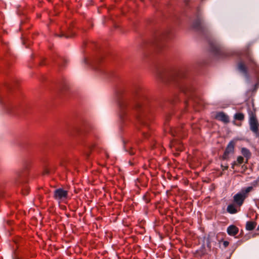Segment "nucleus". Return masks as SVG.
<instances>
[{"mask_svg": "<svg viewBox=\"0 0 259 259\" xmlns=\"http://www.w3.org/2000/svg\"><path fill=\"white\" fill-rule=\"evenodd\" d=\"M201 25V20L199 19L197 20L193 24V27L195 29H199L200 28Z\"/></svg>", "mask_w": 259, "mask_h": 259, "instance_id": "a211bd4d", "label": "nucleus"}, {"mask_svg": "<svg viewBox=\"0 0 259 259\" xmlns=\"http://www.w3.org/2000/svg\"><path fill=\"white\" fill-rule=\"evenodd\" d=\"M83 62L85 64L91 66L92 68H93V69H97V67L96 66L97 65L98 62L97 61H94L93 60H89L87 58H84L83 59Z\"/></svg>", "mask_w": 259, "mask_h": 259, "instance_id": "9b49d317", "label": "nucleus"}, {"mask_svg": "<svg viewBox=\"0 0 259 259\" xmlns=\"http://www.w3.org/2000/svg\"><path fill=\"white\" fill-rule=\"evenodd\" d=\"M249 124L250 130L259 138V124L256 117L255 113L252 111H249Z\"/></svg>", "mask_w": 259, "mask_h": 259, "instance_id": "20e7f679", "label": "nucleus"}, {"mask_svg": "<svg viewBox=\"0 0 259 259\" xmlns=\"http://www.w3.org/2000/svg\"><path fill=\"white\" fill-rule=\"evenodd\" d=\"M22 193L24 195H26L28 193V189L27 188L26 186H23V188H22Z\"/></svg>", "mask_w": 259, "mask_h": 259, "instance_id": "aec40b11", "label": "nucleus"}, {"mask_svg": "<svg viewBox=\"0 0 259 259\" xmlns=\"http://www.w3.org/2000/svg\"><path fill=\"white\" fill-rule=\"evenodd\" d=\"M244 162V158L241 156L237 157V160L232 163V167L234 168L235 165H239Z\"/></svg>", "mask_w": 259, "mask_h": 259, "instance_id": "2eb2a0df", "label": "nucleus"}, {"mask_svg": "<svg viewBox=\"0 0 259 259\" xmlns=\"http://www.w3.org/2000/svg\"><path fill=\"white\" fill-rule=\"evenodd\" d=\"M212 51L217 56H222L224 55V53L223 52V51L221 50L220 48L218 46L212 47Z\"/></svg>", "mask_w": 259, "mask_h": 259, "instance_id": "4468645a", "label": "nucleus"}, {"mask_svg": "<svg viewBox=\"0 0 259 259\" xmlns=\"http://www.w3.org/2000/svg\"><path fill=\"white\" fill-rule=\"evenodd\" d=\"M256 224L253 222H247L246 224V229L251 231L255 227Z\"/></svg>", "mask_w": 259, "mask_h": 259, "instance_id": "dca6fc26", "label": "nucleus"}, {"mask_svg": "<svg viewBox=\"0 0 259 259\" xmlns=\"http://www.w3.org/2000/svg\"><path fill=\"white\" fill-rule=\"evenodd\" d=\"M181 75H178V76L175 78L176 80V81L179 82L178 80L179 79V78L181 77Z\"/></svg>", "mask_w": 259, "mask_h": 259, "instance_id": "4be33fe9", "label": "nucleus"}, {"mask_svg": "<svg viewBox=\"0 0 259 259\" xmlns=\"http://www.w3.org/2000/svg\"><path fill=\"white\" fill-rule=\"evenodd\" d=\"M238 55L239 56L240 60L237 64V69L248 79L247 69H254L257 67V64L248 50L243 52H240Z\"/></svg>", "mask_w": 259, "mask_h": 259, "instance_id": "f257e3e1", "label": "nucleus"}, {"mask_svg": "<svg viewBox=\"0 0 259 259\" xmlns=\"http://www.w3.org/2000/svg\"><path fill=\"white\" fill-rule=\"evenodd\" d=\"M207 246L208 247V248H210V246H209L208 244L207 245Z\"/></svg>", "mask_w": 259, "mask_h": 259, "instance_id": "5701e85b", "label": "nucleus"}, {"mask_svg": "<svg viewBox=\"0 0 259 259\" xmlns=\"http://www.w3.org/2000/svg\"><path fill=\"white\" fill-rule=\"evenodd\" d=\"M68 196V191L62 188H58L55 190L54 197L59 201L66 199Z\"/></svg>", "mask_w": 259, "mask_h": 259, "instance_id": "39448f33", "label": "nucleus"}, {"mask_svg": "<svg viewBox=\"0 0 259 259\" xmlns=\"http://www.w3.org/2000/svg\"><path fill=\"white\" fill-rule=\"evenodd\" d=\"M125 148L127 150V149H130L128 151L129 154L131 155H133L135 154V152L133 149V147H131L130 145L127 144L125 146Z\"/></svg>", "mask_w": 259, "mask_h": 259, "instance_id": "6ab92c4d", "label": "nucleus"}, {"mask_svg": "<svg viewBox=\"0 0 259 259\" xmlns=\"http://www.w3.org/2000/svg\"><path fill=\"white\" fill-rule=\"evenodd\" d=\"M235 143L234 141H231L227 145L224 153V156H227L230 153L234 152Z\"/></svg>", "mask_w": 259, "mask_h": 259, "instance_id": "6e6552de", "label": "nucleus"}, {"mask_svg": "<svg viewBox=\"0 0 259 259\" xmlns=\"http://www.w3.org/2000/svg\"><path fill=\"white\" fill-rule=\"evenodd\" d=\"M253 189L252 186L241 189V190L233 196V202L238 207H240L244 203L245 199L248 197L249 192Z\"/></svg>", "mask_w": 259, "mask_h": 259, "instance_id": "7ed1b4c3", "label": "nucleus"}, {"mask_svg": "<svg viewBox=\"0 0 259 259\" xmlns=\"http://www.w3.org/2000/svg\"><path fill=\"white\" fill-rule=\"evenodd\" d=\"M207 246L208 247V248H210V246H209L208 244L207 245Z\"/></svg>", "mask_w": 259, "mask_h": 259, "instance_id": "b1692460", "label": "nucleus"}, {"mask_svg": "<svg viewBox=\"0 0 259 259\" xmlns=\"http://www.w3.org/2000/svg\"><path fill=\"white\" fill-rule=\"evenodd\" d=\"M178 83L179 84V85L180 86L181 91L184 93L187 94L192 92V89L190 85L186 84V83L178 82Z\"/></svg>", "mask_w": 259, "mask_h": 259, "instance_id": "0eeeda50", "label": "nucleus"}, {"mask_svg": "<svg viewBox=\"0 0 259 259\" xmlns=\"http://www.w3.org/2000/svg\"><path fill=\"white\" fill-rule=\"evenodd\" d=\"M118 104L119 108V116L123 120L124 116L132 110H138L141 108L139 103H130L126 99L121 97L118 99Z\"/></svg>", "mask_w": 259, "mask_h": 259, "instance_id": "f03ea898", "label": "nucleus"}, {"mask_svg": "<svg viewBox=\"0 0 259 259\" xmlns=\"http://www.w3.org/2000/svg\"><path fill=\"white\" fill-rule=\"evenodd\" d=\"M227 231L229 235L234 236L238 234L239 229L237 227L232 225L228 227Z\"/></svg>", "mask_w": 259, "mask_h": 259, "instance_id": "1a4fd4ad", "label": "nucleus"}, {"mask_svg": "<svg viewBox=\"0 0 259 259\" xmlns=\"http://www.w3.org/2000/svg\"><path fill=\"white\" fill-rule=\"evenodd\" d=\"M235 204H230L227 207V211L230 214H235L238 212V210Z\"/></svg>", "mask_w": 259, "mask_h": 259, "instance_id": "f8f14e48", "label": "nucleus"}, {"mask_svg": "<svg viewBox=\"0 0 259 259\" xmlns=\"http://www.w3.org/2000/svg\"><path fill=\"white\" fill-rule=\"evenodd\" d=\"M138 118L143 125V128L141 130L142 134L145 138H148L149 137V133L148 132L149 130L148 124L145 119H143L141 117L138 116Z\"/></svg>", "mask_w": 259, "mask_h": 259, "instance_id": "423d86ee", "label": "nucleus"}, {"mask_svg": "<svg viewBox=\"0 0 259 259\" xmlns=\"http://www.w3.org/2000/svg\"><path fill=\"white\" fill-rule=\"evenodd\" d=\"M234 118L238 120H243L244 118V116L242 113H237L234 115Z\"/></svg>", "mask_w": 259, "mask_h": 259, "instance_id": "f3484780", "label": "nucleus"}, {"mask_svg": "<svg viewBox=\"0 0 259 259\" xmlns=\"http://www.w3.org/2000/svg\"><path fill=\"white\" fill-rule=\"evenodd\" d=\"M216 118L225 123L229 122V117L224 112H219L216 114Z\"/></svg>", "mask_w": 259, "mask_h": 259, "instance_id": "9d476101", "label": "nucleus"}, {"mask_svg": "<svg viewBox=\"0 0 259 259\" xmlns=\"http://www.w3.org/2000/svg\"><path fill=\"white\" fill-rule=\"evenodd\" d=\"M241 153L245 157L246 162H247L251 155L249 150L246 148H242L241 149Z\"/></svg>", "mask_w": 259, "mask_h": 259, "instance_id": "ddd939ff", "label": "nucleus"}, {"mask_svg": "<svg viewBox=\"0 0 259 259\" xmlns=\"http://www.w3.org/2000/svg\"><path fill=\"white\" fill-rule=\"evenodd\" d=\"M229 244V242L227 241H224L223 242V245L225 247H227Z\"/></svg>", "mask_w": 259, "mask_h": 259, "instance_id": "412c9836", "label": "nucleus"}]
</instances>
